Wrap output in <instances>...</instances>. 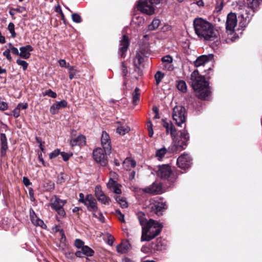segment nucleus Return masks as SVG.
<instances>
[{"label": "nucleus", "mask_w": 262, "mask_h": 262, "mask_svg": "<svg viewBox=\"0 0 262 262\" xmlns=\"http://www.w3.org/2000/svg\"><path fill=\"white\" fill-rule=\"evenodd\" d=\"M193 25L195 33L199 38L206 41H213L215 46L220 45L219 31L213 24L198 17L194 19Z\"/></svg>", "instance_id": "1"}, {"label": "nucleus", "mask_w": 262, "mask_h": 262, "mask_svg": "<svg viewBox=\"0 0 262 262\" xmlns=\"http://www.w3.org/2000/svg\"><path fill=\"white\" fill-rule=\"evenodd\" d=\"M262 0H247V6L244 0L236 2L235 9L238 10L239 18H241L239 23V26L246 27L254 15L256 9L258 7Z\"/></svg>", "instance_id": "2"}, {"label": "nucleus", "mask_w": 262, "mask_h": 262, "mask_svg": "<svg viewBox=\"0 0 262 262\" xmlns=\"http://www.w3.org/2000/svg\"><path fill=\"white\" fill-rule=\"evenodd\" d=\"M137 216L142 228V241H149L160 233L162 224L152 219L147 221L142 212L138 213Z\"/></svg>", "instance_id": "3"}, {"label": "nucleus", "mask_w": 262, "mask_h": 262, "mask_svg": "<svg viewBox=\"0 0 262 262\" xmlns=\"http://www.w3.org/2000/svg\"><path fill=\"white\" fill-rule=\"evenodd\" d=\"M191 85L196 93L197 97L206 100L211 94L209 83L205 78L200 75L198 70H194L190 75Z\"/></svg>", "instance_id": "4"}, {"label": "nucleus", "mask_w": 262, "mask_h": 262, "mask_svg": "<svg viewBox=\"0 0 262 262\" xmlns=\"http://www.w3.org/2000/svg\"><path fill=\"white\" fill-rule=\"evenodd\" d=\"M172 139L173 144L177 150H182L186 148L189 140V136L186 130L180 131L178 136H176L177 130L172 125L169 129Z\"/></svg>", "instance_id": "5"}, {"label": "nucleus", "mask_w": 262, "mask_h": 262, "mask_svg": "<svg viewBox=\"0 0 262 262\" xmlns=\"http://www.w3.org/2000/svg\"><path fill=\"white\" fill-rule=\"evenodd\" d=\"M157 174L161 179L167 181L170 183H173L177 178L169 164L159 165Z\"/></svg>", "instance_id": "6"}, {"label": "nucleus", "mask_w": 262, "mask_h": 262, "mask_svg": "<svg viewBox=\"0 0 262 262\" xmlns=\"http://www.w3.org/2000/svg\"><path fill=\"white\" fill-rule=\"evenodd\" d=\"M172 118L176 121L178 126H182V124L185 126L186 110L184 107L181 105H176L173 108Z\"/></svg>", "instance_id": "7"}, {"label": "nucleus", "mask_w": 262, "mask_h": 262, "mask_svg": "<svg viewBox=\"0 0 262 262\" xmlns=\"http://www.w3.org/2000/svg\"><path fill=\"white\" fill-rule=\"evenodd\" d=\"M54 200H51L52 202L50 204V206L54 210L60 217H64L66 215V213L63 209L64 205L67 203V200H61L58 196L54 195Z\"/></svg>", "instance_id": "8"}, {"label": "nucleus", "mask_w": 262, "mask_h": 262, "mask_svg": "<svg viewBox=\"0 0 262 262\" xmlns=\"http://www.w3.org/2000/svg\"><path fill=\"white\" fill-rule=\"evenodd\" d=\"M226 25L227 32L229 34H232L237 25V17L235 13L231 12L228 14Z\"/></svg>", "instance_id": "9"}, {"label": "nucleus", "mask_w": 262, "mask_h": 262, "mask_svg": "<svg viewBox=\"0 0 262 262\" xmlns=\"http://www.w3.org/2000/svg\"><path fill=\"white\" fill-rule=\"evenodd\" d=\"M84 204L86 206L89 211L93 212V216L97 217L96 213L98 210L97 203L95 198L91 194L86 195V201Z\"/></svg>", "instance_id": "10"}, {"label": "nucleus", "mask_w": 262, "mask_h": 262, "mask_svg": "<svg viewBox=\"0 0 262 262\" xmlns=\"http://www.w3.org/2000/svg\"><path fill=\"white\" fill-rule=\"evenodd\" d=\"M138 9L142 12L150 15L154 13V7L148 2V0H140L138 4Z\"/></svg>", "instance_id": "11"}, {"label": "nucleus", "mask_w": 262, "mask_h": 262, "mask_svg": "<svg viewBox=\"0 0 262 262\" xmlns=\"http://www.w3.org/2000/svg\"><path fill=\"white\" fill-rule=\"evenodd\" d=\"M104 151L103 148H97L93 152V158L95 161L102 166H105L107 164V158Z\"/></svg>", "instance_id": "12"}, {"label": "nucleus", "mask_w": 262, "mask_h": 262, "mask_svg": "<svg viewBox=\"0 0 262 262\" xmlns=\"http://www.w3.org/2000/svg\"><path fill=\"white\" fill-rule=\"evenodd\" d=\"M177 164L179 168L182 169H188L191 166V158L188 154H184L177 159Z\"/></svg>", "instance_id": "13"}, {"label": "nucleus", "mask_w": 262, "mask_h": 262, "mask_svg": "<svg viewBox=\"0 0 262 262\" xmlns=\"http://www.w3.org/2000/svg\"><path fill=\"white\" fill-rule=\"evenodd\" d=\"M101 143L105 154H110L112 149L111 139L108 134L105 131H103L102 133Z\"/></svg>", "instance_id": "14"}, {"label": "nucleus", "mask_w": 262, "mask_h": 262, "mask_svg": "<svg viewBox=\"0 0 262 262\" xmlns=\"http://www.w3.org/2000/svg\"><path fill=\"white\" fill-rule=\"evenodd\" d=\"M142 191L152 194H161L163 192L162 185L160 183H154L151 185L142 189Z\"/></svg>", "instance_id": "15"}, {"label": "nucleus", "mask_w": 262, "mask_h": 262, "mask_svg": "<svg viewBox=\"0 0 262 262\" xmlns=\"http://www.w3.org/2000/svg\"><path fill=\"white\" fill-rule=\"evenodd\" d=\"M149 208L152 212L159 216L166 209V205L165 203L156 202L150 204Z\"/></svg>", "instance_id": "16"}, {"label": "nucleus", "mask_w": 262, "mask_h": 262, "mask_svg": "<svg viewBox=\"0 0 262 262\" xmlns=\"http://www.w3.org/2000/svg\"><path fill=\"white\" fill-rule=\"evenodd\" d=\"M129 46L128 37L126 35H123L120 41L119 54L121 57H125V53L127 51Z\"/></svg>", "instance_id": "17"}, {"label": "nucleus", "mask_w": 262, "mask_h": 262, "mask_svg": "<svg viewBox=\"0 0 262 262\" xmlns=\"http://www.w3.org/2000/svg\"><path fill=\"white\" fill-rule=\"evenodd\" d=\"M213 58V55L210 54L208 55H203L198 57L194 62L195 67H199L204 66L206 63L212 60Z\"/></svg>", "instance_id": "18"}, {"label": "nucleus", "mask_w": 262, "mask_h": 262, "mask_svg": "<svg viewBox=\"0 0 262 262\" xmlns=\"http://www.w3.org/2000/svg\"><path fill=\"white\" fill-rule=\"evenodd\" d=\"M67 105L68 102L66 100L56 102L51 106L50 112L53 115L57 114L60 109L66 107Z\"/></svg>", "instance_id": "19"}, {"label": "nucleus", "mask_w": 262, "mask_h": 262, "mask_svg": "<svg viewBox=\"0 0 262 262\" xmlns=\"http://www.w3.org/2000/svg\"><path fill=\"white\" fill-rule=\"evenodd\" d=\"M121 185L117 183V181L113 180L112 178H110L108 182L107 183V187L109 189L113 190V191L117 194L121 193L122 191L120 189Z\"/></svg>", "instance_id": "20"}, {"label": "nucleus", "mask_w": 262, "mask_h": 262, "mask_svg": "<svg viewBox=\"0 0 262 262\" xmlns=\"http://www.w3.org/2000/svg\"><path fill=\"white\" fill-rule=\"evenodd\" d=\"M30 216L31 222L33 225L36 226H40L42 228H44L43 226H46L42 220L38 218L33 209H30Z\"/></svg>", "instance_id": "21"}, {"label": "nucleus", "mask_w": 262, "mask_h": 262, "mask_svg": "<svg viewBox=\"0 0 262 262\" xmlns=\"http://www.w3.org/2000/svg\"><path fill=\"white\" fill-rule=\"evenodd\" d=\"M19 50V56L24 59H28L30 57V52L33 51V48L29 45L20 47Z\"/></svg>", "instance_id": "22"}, {"label": "nucleus", "mask_w": 262, "mask_h": 262, "mask_svg": "<svg viewBox=\"0 0 262 262\" xmlns=\"http://www.w3.org/2000/svg\"><path fill=\"white\" fill-rule=\"evenodd\" d=\"M1 145V155L2 157L6 155V152L8 149V143L6 136L5 134L2 133L0 135Z\"/></svg>", "instance_id": "23"}, {"label": "nucleus", "mask_w": 262, "mask_h": 262, "mask_svg": "<svg viewBox=\"0 0 262 262\" xmlns=\"http://www.w3.org/2000/svg\"><path fill=\"white\" fill-rule=\"evenodd\" d=\"M86 143V139L83 135H79L77 137L73 138L70 141V144L72 146H83Z\"/></svg>", "instance_id": "24"}, {"label": "nucleus", "mask_w": 262, "mask_h": 262, "mask_svg": "<svg viewBox=\"0 0 262 262\" xmlns=\"http://www.w3.org/2000/svg\"><path fill=\"white\" fill-rule=\"evenodd\" d=\"M150 248L155 251H161L162 250L164 247L163 242L161 238H158L156 241L152 243L150 245Z\"/></svg>", "instance_id": "25"}, {"label": "nucleus", "mask_w": 262, "mask_h": 262, "mask_svg": "<svg viewBox=\"0 0 262 262\" xmlns=\"http://www.w3.org/2000/svg\"><path fill=\"white\" fill-rule=\"evenodd\" d=\"M130 245L128 243H122L117 247V251L121 253H126L129 249Z\"/></svg>", "instance_id": "26"}, {"label": "nucleus", "mask_w": 262, "mask_h": 262, "mask_svg": "<svg viewBox=\"0 0 262 262\" xmlns=\"http://www.w3.org/2000/svg\"><path fill=\"white\" fill-rule=\"evenodd\" d=\"M67 69L69 70V78L72 80L76 76L78 71L76 67L71 66L69 63L68 64Z\"/></svg>", "instance_id": "27"}, {"label": "nucleus", "mask_w": 262, "mask_h": 262, "mask_svg": "<svg viewBox=\"0 0 262 262\" xmlns=\"http://www.w3.org/2000/svg\"><path fill=\"white\" fill-rule=\"evenodd\" d=\"M167 152V149L165 147H163L157 150L156 152V157L159 161H160L164 157Z\"/></svg>", "instance_id": "28"}, {"label": "nucleus", "mask_w": 262, "mask_h": 262, "mask_svg": "<svg viewBox=\"0 0 262 262\" xmlns=\"http://www.w3.org/2000/svg\"><path fill=\"white\" fill-rule=\"evenodd\" d=\"M144 60V57L140 53H137L136 57L134 59V64L137 68H139L140 64L143 62Z\"/></svg>", "instance_id": "29"}, {"label": "nucleus", "mask_w": 262, "mask_h": 262, "mask_svg": "<svg viewBox=\"0 0 262 262\" xmlns=\"http://www.w3.org/2000/svg\"><path fill=\"white\" fill-rule=\"evenodd\" d=\"M115 199L122 208H126L128 206V204L125 200L120 196H115Z\"/></svg>", "instance_id": "30"}, {"label": "nucleus", "mask_w": 262, "mask_h": 262, "mask_svg": "<svg viewBox=\"0 0 262 262\" xmlns=\"http://www.w3.org/2000/svg\"><path fill=\"white\" fill-rule=\"evenodd\" d=\"M177 88L183 93H185L187 91V85L183 80H180L177 82Z\"/></svg>", "instance_id": "31"}, {"label": "nucleus", "mask_w": 262, "mask_h": 262, "mask_svg": "<svg viewBox=\"0 0 262 262\" xmlns=\"http://www.w3.org/2000/svg\"><path fill=\"white\" fill-rule=\"evenodd\" d=\"M160 20L155 18L150 24L148 26V30L152 31L157 29L160 25Z\"/></svg>", "instance_id": "32"}, {"label": "nucleus", "mask_w": 262, "mask_h": 262, "mask_svg": "<svg viewBox=\"0 0 262 262\" xmlns=\"http://www.w3.org/2000/svg\"><path fill=\"white\" fill-rule=\"evenodd\" d=\"M82 250L84 255L86 256H92L94 254V251L88 246L82 247Z\"/></svg>", "instance_id": "33"}, {"label": "nucleus", "mask_w": 262, "mask_h": 262, "mask_svg": "<svg viewBox=\"0 0 262 262\" xmlns=\"http://www.w3.org/2000/svg\"><path fill=\"white\" fill-rule=\"evenodd\" d=\"M164 74L160 71H158L155 75L156 85H158L163 78Z\"/></svg>", "instance_id": "34"}, {"label": "nucleus", "mask_w": 262, "mask_h": 262, "mask_svg": "<svg viewBox=\"0 0 262 262\" xmlns=\"http://www.w3.org/2000/svg\"><path fill=\"white\" fill-rule=\"evenodd\" d=\"M224 6V0H216L215 11L216 12L221 11Z\"/></svg>", "instance_id": "35"}, {"label": "nucleus", "mask_w": 262, "mask_h": 262, "mask_svg": "<svg viewBox=\"0 0 262 262\" xmlns=\"http://www.w3.org/2000/svg\"><path fill=\"white\" fill-rule=\"evenodd\" d=\"M139 89L136 88L133 93V102L136 104L137 102L139 100Z\"/></svg>", "instance_id": "36"}, {"label": "nucleus", "mask_w": 262, "mask_h": 262, "mask_svg": "<svg viewBox=\"0 0 262 262\" xmlns=\"http://www.w3.org/2000/svg\"><path fill=\"white\" fill-rule=\"evenodd\" d=\"M97 199L99 202L103 204H108L110 201L109 197L105 195V194L99 196Z\"/></svg>", "instance_id": "37"}, {"label": "nucleus", "mask_w": 262, "mask_h": 262, "mask_svg": "<svg viewBox=\"0 0 262 262\" xmlns=\"http://www.w3.org/2000/svg\"><path fill=\"white\" fill-rule=\"evenodd\" d=\"M8 30L11 34L12 38H15L16 36V33L15 32V26L13 23H10L8 26Z\"/></svg>", "instance_id": "38"}, {"label": "nucleus", "mask_w": 262, "mask_h": 262, "mask_svg": "<svg viewBox=\"0 0 262 262\" xmlns=\"http://www.w3.org/2000/svg\"><path fill=\"white\" fill-rule=\"evenodd\" d=\"M42 94L43 96H48L52 98H55L57 96V94L51 89L47 90Z\"/></svg>", "instance_id": "39"}, {"label": "nucleus", "mask_w": 262, "mask_h": 262, "mask_svg": "<svg viewBox=\"0 0 262 262\" xmlns=\"http://www.w3.org/2000/svg\"><path fill=\"white\" fill-rule=\"evenodd\" d=\"M162 68L164 70H167L168 71H171L173 70L174 67L172 63H162Z\"/></svg>", "instance_id": "40"}, {"label": "nucleus", "mask_w": 262, "mask_h": 262, "mask_svg": "<svg viewBox=\"0 0 262 262\" xmlns=\"http://www.w3.org/2000/svg\"><path fill=\"white\" fill-rule=\"evenodd\" d=\"M16 63L18 65L22 67L24 71H26L28 67V63L25 60L17 59L16 60Z\"/></svg>", "instance_id": "41"}, {"label": "nucleus", "mask_w": 262, "mask_h": 262, "mask_svg": "<svg viewBox=\"0 0 262 262\" xmlns=\"http://www.w3.org/2000/svg\"><path fill=\"white\" fill-rule=\"evenodd\" d=\"M129 129L128 127L120 126L117 128V132L122 135H125L126 133H128Z\"/></svg>", "instance_id": "42"}, {"label": "nucleus", "mask_w": 262, "mask_h": 262, "mask_svg": "<svg viewBox=\"0 0 262 262\" xmlns=\"http://www.w3.org/2000/svg\"><path fill=\"white\" fill-rule=\"evenodd\" d=\"M124 165H130L132 167H135L136 165V162L135 160L126 158L123 162Z\"/></svg>", "instance_id": "43"}, {"label": "nucleus", "mask_w": 262, "mask_h": 262, "mask_svg": "<svg viewBox=\"0 0 262 262\" xmlns=\"http://www.w3.org/2000/svg\"><path fill=\"white\" fill-rule=\"evenodd\" d=\"M84 243L80 239H76L75 241V246L78 249H82V247H84Z\"/></svg>", "instance_id": "44"}, {"label": "nucleus", "mask_w": 262, "mask_h": 262, "mask_svg": "<svg viewBox=\"0 0 262 262\" xmlns=\"http://www.w3.org/2000/svg\"><path fill=\"white\" fill-rule=\"evenodd\" d=\"M72 18L74 22L80 23L82 21L81 16L77 13H74L72 15Z\"/></svg>", "instance_id": "45"}, {"label": "nucleus", "mask_w": 262, "mask_h": 262, "mask_svg": "<svg viewBox=\"0 0 262 262\" xmlns=\"http://www.w3.org/2000/svg\"><path fill=\"white\" fill-rule=\"evenodd\" d=\"M162 63H172L173 59L170 55H166L163 57L161 59Z\"/></svg>", "instance_id": "46"}, {"label": "nucleus", "mask_w": 262, "mask_h": 262, "mask_svg": "<svg viewBox=\"0 0 262 262\" xmlns=\"http://www.w3.org/2000/svg\"><path fill=\"white\" fill-rule=\"evenodd\" d=\"M104 193L102 190L101 187L100 186H97L95 187V194L97 199L100 195H102Z\"/></svg>", "instance_id": "47"}, {"label": "nucleus", "mask_w": 262, "mask_h": 262, "mask_svg": "<svg viewBox=\"0 0 262 262\" xmlns=\"http://www.w3.org/2000/svg\"><path fill=\"white\" fill-rule=\"evenodd\" d=\"M60 155L64 161H68L69 158L73 155L72 153L70 154L65 152H60Z\"/></svg>", "instance_id": "48"}, {"label": "nucleus", "mask_w": 262, "mask_h": 262, "mask_svg": "<svg viewBox=\"0 0 262 262\" xmlns=\"http://www.w3.org/2000/svg\"><path fill=\"white\" fill-rule=\"evenodd\" d=\"M47 190L51 191L54 189L55 185L54 182L51 181H48L47 183Z\"/></svg>", "instance_id": "49"}, {"label": "nucleus", "mask_w": 262, "mask_h": 262, "mask_svg": "<svg viewBox=\"0 0 262 262\" xmlns=\"http://www.w3.org/2000/svg\"><path fill=\"white\" fill-rule=\"evenodd\" d=\"M60 154V151L58 149L54 150L53 151L49 154V157L50 159H53L57 157Z\"/></svg>", "instance_id": "50"}, {"label": "nucleus", "mask_w": 262, "mask_h": 262, "mask_svg": "<svg viewBox=\"0 0 262 262\" xmlns=\"http://www.w3.org/2000/svg\"><path fill=\"white\" fill-rule=\"evenodd\" d=\"M8 107V104L3 101H2L1 98H0V110L4 111L7 110Z\"/></svg>", "instance_id": "51"}, {"label": "nucleus", "mask_w": 262, "mask_h": 262, "mask_svg": "<svg viewBox=\"0 0 262 262\" xmlns=\"http://www.w3.org/2000/svg\"><path fill=\"white\" fill-rule=\"evenodd\" d=\"M163 126L166 129V133L168 134L169 133V129L170 128V126L172 125V124L171 123H169L168 122L164 121L163 120Z\"/></svg>", "instance_id": "52"}, {"label": "nucleus", "mask_w": 262, "mask_h": 262, "mask_svg": "<svg viewBox=\"0 0 262 262\" xmlns=\"http://www.w3.org/2000/svg\"><path fill=\"white\" fill-rule=\"evenodd\" d=\"M116 213L118 215V218L119 221L124 223L125 222L124 215L122 214L121 211L119 210H117Z\"/></svg>", "instance_id": "53"}, {"label": "nucleus", "mask_w": 262, "mask_h": 262, "mask_svg": "<svg viewBox=\"0 0 262 262\" xmlns=\"http://www.w3.org/2000/svg\"><path fill=\"white\" fill-rule=\"evenodd\" d=\"M10 50L8 49L6 51H5L3 54L4 56L6 57L7 59L9 61H11L12 60V57L10 55Z\"/></svg>", "instance_id": "54"}, {"label": "nucleus", "mask_w": 262, "mask_h": 262, "mask_svg": "<svg viewBox=\"0 0 262 262\" xmlns=\"http://www.w3.org/2000/svg\"><path fill=\"white\" fill-rule=\"evenodd\" d=\"M20 109L16 106L12 111L13 115L15 118H18L20 115Z\"/></svg>", "instance_id": "55"}, {"label": "nucleus", "mask_w": 262, "mask_h": 262, "mask_svg": "<svg viewBox=\"0 0 262 262\" xmlns=\"http://www.w3.org/2000/svg\"><path fill=\"white\" fill-rule=\"evenodd\" d=\"M122 75L123 77H125L126 76L127 74V67L125 64L124 62H122Z\"/></svg>", "instance_id": "56"}, {"label": "nucleus", "mask_w": 262, "mask_h": 262, "mask_svg": "<svg viewBox=\"0 0 262 262\" xmlns=\"http://www.w3.org/2000/svg\"><path fill=\"white\" fill-rule=\"evenodd\" d=\"M66 257L70 259H73L74 258V255L73 252L68 251L64 253Z\"/></svg>", "instance_id": "57"}, {"label": "nucleus", "mask_w": 262, "mask_h": 262, "mask_svg": "<svg viewBox=\"0 0 262 262\" xmlns=\"http://www.w3.org/2000/svg\"><path fill=\"white\" fill-rule=\"evenodd\" d=\"M9 49L10 50V52H11V53L13 54L19 56V52L18 51V50L16 48L14 47H12L11 48H9Z\"/></svg>", "instance_id": "58"}, {"label": "nucleus", "mask_w": 262, "mask_h": 262, "mask_svg": "<svg viewBox=\"0 0 262 262\" xmlns=\"http://www.w3.org/2000/svg\"><path fill=\"white\" fill-rule=\"evenodd\" d=\"M17 106L20 110L21 108L23 110H26L28 108V105L27 103H19Z\"/></svg>", "instance_id": "59"}, {"label": "nucleus", "mask_w": 262, "mask_h": 262, "mask_svg": "<svg viewBox=\"0 0 262 262\" xmlns=\"http://www.w3.org/2000/svg\"><path fill=\"white\" fill-rule=\"evenodd\" d=\"M23 181L24 185L26 186H28L31 184V183L30 182V180L26 177H24L23 178Z\"/></svg>", "instance_id": "60"}, {"label": "nucleus", "mask_w": 262, "mask_h": 262, "mask_svg": "<svg viewBox=\"0 0 262 262\" xmlns=\"http://www.w3.org/2000/svg\"><path fill=\"white\" fill-rule=\"evenodd\" d=\"M58 63L61 67L67 68L68 64H67L66 61L64 59H60Z\"/></svg>", "instance_id": "61"}, {"label": "nucleus", "mask_w": 262, "mask_h": 262, "mask_svg": "<svg viewBox=\"0 0 262 262\" xmlns=\"http://www.w3.org/2000/svg\"><path fill=\"white\" fill-rule=\"evenodd\" d=\"M79 195V199L78 201L80 203L84 204L86 201V196L84 197V195L82 193H80Z\"/></svg>", "instance_id": "62"}, {"label": "nucleus", "mask_w": 262, "mask_h": 262, "mask_svg": "<svg viewBox=\"0 0 262 262\" xmlns=\"http://www.w3.org/2000/svg\"><path fill=\"white\" fill-rule=\"evenodd\" d=\"M75 255L78 257L81 258L83 257L84 254L81 250V251H76L75 253Z\"/></svg>", "instance_id": "63"}, {"label": "nucleus", "mask_w": 262, "mask_h": 262, "mask_svg": "<svg viewBox=\"0 0 262 262\" xmlns=\"http://www.w3.org/2000/svg\"><path fill=\"white\" fill-rule=\"evenodd\" d=\"M98 219L100 222L102 223H104L105 222V218L100 211L99 212V216L98 217Z\"/></svg>", "instance_id": "64"}]
</instances>
